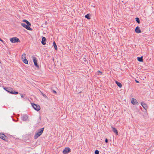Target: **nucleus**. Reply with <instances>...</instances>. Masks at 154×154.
Returning a JSON list of instances; mask_svg holds the SVG:
<instances>
[{"label":"nucleus","instance_id":"f8f14e48","mask_svg":"<svg viewBox=\"0 0 154 154\" xmlns=\"http://www.w3.org/2000/svg\"><path fill=\"white\" fill-rule=\"evenodd\" d=\"M46 39L45 37H43L42 38V40L41 41L42 44L43 45L46 44Z\"/></svg>","mask_w":154,"mask_h":154},{"label":"nucleus","instance_id":"bb28decb","mask_svg":"<svg viewBox=\"0 0 154 154\" xmlns=\"http://www.w3.org/2000/svg\"><path fill=\"white\" fill-rule=\"evenodd\" d=\"M105 142L107 143L108 142V140L106 138L105 140Z\"/></svg>","mask_w":154,"mask_h":154},{"label":"nucleus","instance_id":"2f4dec72","mask_svg":"<svg viewBox=\"0 0 154 154\" xmlns=\"http://www.w3.org/2000/svg\"><path fill=\"white\" fill-rule=\"evenodd\" d=\"M135 82L136 83H139V82L137 80H135Z\"/></svg>","mask_w":154,"mask_h":154},{"label":"nucleus","instance_id":"c85d7f7f","mask_svg":"<svg viewBox=\"0 0 154 154\" xmlns=\"http://www.w3.org/2000/svg\"><path fill=\"white\" fill-rule=\"evenodd\" d=\"M53 92L54 93V94H57L55 90H53Z\"/></svg>","mask_w":154,"mask_h":154},{"label":"nucleus","instance_id":"9d476101","mask_svg":"<svg viewBox=\"0 0 154 154\" xmlns=\"http://www.w3.org/2000/svg\"><path fill=\"white\" fill-rule=\"evenodd\" d=\"M141 104L142 107L145 109L146 110L148 108L146 104L144 103V102H141Z\"/></svg>","mask_w":154,"mask_h":154},{"label":"nucleus","instance_id":"393cba45","mask_svg":"<svg viewBox=\"0 0 154 154\" xmlns=\"http://www.w3.org/2000/svg\"><path fill=\"white\" fill-rule=\"evenodd\" d=\"M94 153H95V154H99V151L97 150H96L95 151Z\"/></svg>","mask_w":154,"mask_h":154},{"label":"nucleus","instance_id":"4468645a","mask_svg":"<svg viewBox=\"0 0 154 154\" xmlns=\"http://www.w3.org/2000/svg\"><path fill=\"white\" fill-rule=\"evenodd\" d=\"M10 94H18V92L17 91H13L12 90H11V91Z\"/></svg>","mask_w":154,"mask_h":154},{"label":"nucleus","instance_id":"6e6552de","mask_svg":"<svg viewBox=\"0 0 154 154\" xmlns=\"http://www.w3.org/2000/svg\"><path fill=\"white\" fill-rule=\"evenodd\" d=\"M21 119L23 121H26L28 118V116L26 114H24L23 115H21Z\"/></svg>","mask_w":154,"mask_h":154},{"label":"nucleus","instance_id":"7c9ffc66","mask_svg":"<svg viewBox=\"0 0 154 154\" xmlns=\"http://www.w3.org/2000/svg\"><path fill=\"white\" fill-rule=\"evenodd\" d=\"M84 61L85 62H86L87 61V60L85 58H84Z\"/></svg>","mask_w":154,"mask_h":154},{"label":"nucleus","instance_id":"c756f323","mask_svg":"<svg viewBox=\"0 0 154 154\" xmlns=\"http://www.w3.org/2000/svg\"><path fill=\"white\" fill-rule=\"evenodd\" d=\"M0 41L1 42H2L3 43H4V42H5L2 39H1V40H0Z\"/></svg>","mask_w":154,"mask_h":154},{"label":"nucleus","instance_id":"423d86ee","mask_svg":"<svg viewBox=\"0 0 154 154\" xmlns=\"http://www.w3.org/2000/svg\"><path fill=\"white\" fill-rule=\"evenodd\" d=\"M35 66L37 67L38 68L39 66L38 65L37 63L36 58L34 56H32V57Z\"/></svg>","mask_w":154,"mask_h":154},{"label":"nucleus","instance_id":"2eb2a0df","mask_svg":"<svg viewBox=\"0 0 154 154\" xmlns=\"http://www.w3.org/2000/svg\"><path fill=\"white\" fill-rule=\"evenodd\" d=\"M137 60L138 61L140 62H143V57L142 56L140 57H137Z\"/></svg>","mask_w":154,"mask_h":154},{"label":"nucleus","instance_id":"e433bc0d","mask_svg":"<svg viewBox=\"0 0 154 154\" xmlns=\"http://www.w3.org/2000/svg\"><path fill=\"white\" fill-rule=\"evenodd\" d=\"M1 63V62L0 61V63Z\"/></svg>","mask_w":154,"mask_h":154},{"label":"nucleus","instance_id":"ddd939ff","mask_svg":"<svg viewBox=\"0 0 154 154\" xmlns=\"http://www.w3.org/2000/svg\"><path fill=\"white\" fill-rule=\"evenodd\" d=\"M112 130L113 132L115 133L116 135H118V131L115 128L112 127Z\"/></svg>","mask_w":154,"mask_h":154},{"label":"nucleus","instance_id":"a211bd4d","mask_svg":"<svg viewBox=\"0 0 154 154\" xmlns=\"http://www.w3.org/2000/svg\"><path fill=\"white\" fill-rule=\"evenodd\" d=\"M91 16V14H87L86 15H85V17L87 18L88 19H90V17Z\"/></svg>","mask_w":154,"mask_h":154},{"label":"nucleus","instance_id":"0eeeda50","mask_svg":"<svg viewBox=\"0 0 154 154\" xmlns=\"http://www.w3.org/2000/svg\"><path fill=\"white\" fill-rule=\"evenodd\" d=\"M71 151V149L69 147H66L63 150V152L64 154H66Z\"/></svg>","mask_w":154,"mask_h":154},{"label":"nucleus","instance_id":"9b49d317","mask_svg":"<svg viewBox=\"0 0 154 154\" xmlns=\"http://www.w3.org/2000/svg\"><path fill=\"white\" fill-rule=\"evenodd\" d=\"M135 32L137 33H139L141 32V30L139 26H137L136 27L135 29Z\"/></svg>","mask_w":154,"mask_h":154},{"label":"nucleus","instance_id":"aec40b11","mask_svg":"<svg viewBox=\"0 0 154 154\" xmlns=\"http://www.w3.org/2000/svg\"><path fill=\"white\" fill-rule=\"evenodd\" d=\"M53 45L54 46V48L56 50H57V45L55 43V42H54L53 43Z\"/></svg>","mask_w":154,"mask_h":154},{"label":"nucleus","instance_id":"7ed1b4c3","mask_svg":"<svg viewBox=\"0 0 154 154\" xmlns=\"http://www.w3.org/2000/svg\"><path fill=\"white\" fill-rule=\"evenodd\" d=\"M10 41L12 43L20 42V41L19 39L17 37H13L10 39Z\"/></svg>","mask_w":154,"mask_h":154},{"label":"nucleus","instance_id":"f704fd0d","mask_svg":"<svg viewBox=\"0 0 154 154\" xmlns=\"http://www.w3.org/2000/svg\"><path fill=\"white\" fill-rule=\"evenodd\" d=\"M82 92V91H80L79 92V93H81Z\"/></svg>","mask_w":154,"mask_h":154},{"label":"nucleus","instance_id":"cd10ccee","mask_svg":"<svg viewBox=\"0 0 154 154\" xmlns=\"http://www.w3.org/2000/svg\"><path fill=\"white\" fill-rule=\"evenodd\" d=\"M4 90H5L6 91H7V90L8 89V87H4L3 88Z\"/></svg>","mask_w":154,"mask_h":154},{"label":"nucleus","instance_id":"473e14b6","mask_svg":"<svg viewBox=\"0 0 154 154\" xmlns=\"http://www.w3.org/2000/svg\"><path fill=\"white\" fill-rule=\"evenodd\" d=\"M39 119L40 120H41V116H39Z\"/></svg>","mask_w":154,"mask_h":154},{"label":"nucleus","instance_id":"412c9836","mask_svg":"<svg viewBox=\"0 0 154 154\" xmlns=\"http://www.w3.org/2000/svg\"><path fill=\"white\" fill-rule=\"evenodd\" d=\"M23 21L24 22H25L26 24H29V25H31L30 23L26 20H23Z\"/></svg>","mask_w":154,"mask_h":154},{"label":"nucleus","instance_id":"6ab92c4d","mask_svg":"<svg viewBox=\"0 0 154 154\" xmlns=\"http://www.w3.org/2000/svg\"><path fill=\"white\" fill-rule=\"evenodd\" d=\"M23 59V62L25 63L26 64H28V61L27 60V59L26 58H25Z\"/></svg>","mask_w":154,"mask_h":154},{"label":"nucleus","instance_id":"4be33fe9","mask_svg":"<svg viewBox=\"0 0 154 154\" xmlns=\"http://www.w3.org/2000/svg\"><path fill=\"white\" fill-rule=\"evenodd\" d=\"M136 21L138 23H140V21L138 17H136Z\"/></svg>","mask_w":154,"mask_h":154},{"label":"nucleus","instance_id":"5701e85b","mask_svg":"<svg viewBox=\"0 0 154 154\" xmlns=\"http://www.w3.org/2000/svg\"><path fill=\"white\" fill-rule=\"evenodd\" d=\"M41 93L42 94V95L45 98H48L47 97L45 94H44L43 92H42V91H40Z\"/></svg>","mask_w":154,"mask_h":154},{"label":"nucleus","instance_id":"20e7f679","mask_svg":"<svg viewBox=\"0 0 154 154\" xmlns=\"http://www.w3.org/2000/svg\"><path fill=\"white\" fill-rule=\"evenodd\" d=\"M0 138L5 141H8V138L3 133H0Z\"/></svg>","mask_w":154,"mask_h":154},{"label":"nucleus","instance_id":"f3484780","mask_svg":"<svg viewBox=\"0 0 154 154\" xmlns=\"http://www.w3.org/2000/svg\"><path fill=\"white\" fill-rule=\"evenodd\" d=\"M8 89L7 91L9 93H11V91L13 89L10 87H8Z\"/></svg>","mask_w":154,"mask_h":154},{"label":"nucleus","instance_id":"a878e982","mask_svg":"<svg viewBox=\"0 0 154 154\" xmlns=\"http://www.w3.org/2000/svg\"><path fill=\"white\" fill-rule=\"evenodd\" d=\"M20 94L22 98L24 99L26 98L25 96H23V94Z\"/></svg>","mask_w":154,"mask_h":154},{"label":"nucleus","instance_id":"f257e3e1","mask_svg":"<svg viewBox=\"0 0 154 154\" xmlns=\"http://www.w3.org/2000/svg\"><path fill=\"white\" fill-rule=\"evenodd\" d=\"M44 128H43L39 129L38 131H36V132L35 133V135L34 136L35 139H37L42 135L44 131Z\"/></svg>","mask_w":154,"mask_h":154},{"label":"nucleus","instance_id":"dca6fc26","mask_svg":"<svg viewBox=\"0 0 154 154\" xmlns=\"http://www.w3.org/2000/svg\"><path fill=\"white\" fill-rule=\"evenodd\" d=\"M116 82L117 86H118L119 88L122 87V84L120 82H118L116 81Z\"/></svg>","mask_w":154,"mask_h":154},{"label":"nucleus","instance_id":"c9c22d12","mask_svg":"<svg viewBox=\"0 0 154 154\" xmlns=\"http://www.w3.org/2000/svg\"><path fill=\"white\" fill-rule=\"evenodd\" d=\"M1 39L0 38V40H1Z\"/></svg>","mask_w":154,"mask_h":154},{"label":"nucleus","instance_id":"f03ea898","mask_svg":"<svg viewBox=\"0 0 154 154\" xmlns=\"http://www.w3.org/2000/svg\"><path fill=\"white\" fill-rule=\"evenodd\" d=\"M21 25L22 26H23V27L25 28L27 30L32 31V29L30 27L31 25H29L28 24H25L23 23H21Z\"/></svg>","mask_w":154,"mask_h":154},{"label":"nucleus","instance_id":"b1692460","mask_svg":"<svg viewBox=\"0 0 154 154\" xmlns=\"http://www.w3.org/2000/svg\"><path fill=\"white\" fill-rule=\"evenodd\" d=\"M26 55L25 54V53H24L22 54V56L21 57V58L22 59H24L25 58H26Z\"/></svg>","mask_w":154,"mask_h":154},{"label":"nucleus","instance_id":"1a4fd4ad","mask_svg":"<svg viewBox=\"0 0 154 154\" xmlns=\"http://www.w3.org/2000/svg\"><path fill=\"white\" fill-rule=\"evenodd\" d=\"M131 103L133 105H138V103L137 100L134 98H132L131 100Z\"/></svg>","mask_w":154,"mask_h":154},{"label":"nucleus","instance_id":"39448f33","mask_svg":"<svg viewBox=\"0 0 154 154\" xmlns=\"http://www.w3.org/2000/svg\"><path fill=\"white\" fill-rule=\"evenodd\" d=\"M32 105L33 108L36 111H39L40 109V106L38 105L35 104L34 103H32Z\"/></svg>","mask_w":154,"mask_h":154},{"label":"nucleus","instance_id":"72a5a7b5","mask_svg":"<svg viewBox=\"0 0 154 154\" xmlns=\"http://www.w3.org/2000/svg\"><path fill=\"white\" fill-rule=\"evenodd\" d=\"M99 72L101 73V72L100 71H99Z\"/></svg>","mask_w":154,"mask_h":154}]
</instances>
